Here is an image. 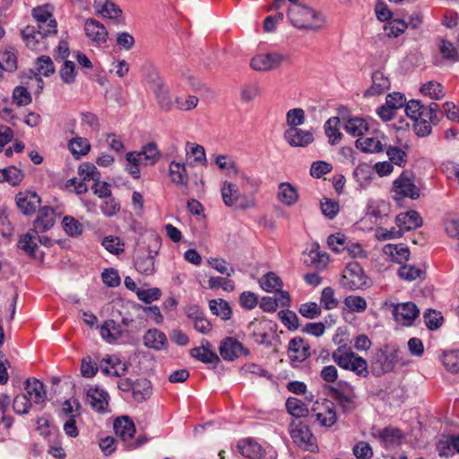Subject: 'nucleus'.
Segmentation results:
<instances>
[{"label":"nucleus","mask_w":459,"mask_h":459,"mask_svg":"<svg viewBox=\"0 0 459 459\" xmlns=\"http://www.w3.org/2000/svg\"><path fill=\"white\" fill-rule=\"evenodd\" d=\"M259 284L264 290L273 292L281 288L282 281L275 273L269 272L259 280Z\"/></svg>","instance_id":"nucleus-44"},{"label":"nucleus","mask_w":459,"mask_h":459,"mask_svg":"<svg viewBox=\"0 0 459 459\" xmlns=\"http://www.w3.org/2000/svg\"><path fill=\"white\" fill-rule=\"evenodd\" d=\"M68 149L74 158L79 159L89 153L91 151V144L87 138L75 136L69 140Z\"/></svg>","instance_id":"nucleus-35"},{"label":"nucleus","mask_w":459,"mask_h":459,"mask_svg":"<svg viewBox=\"0 0 459 459\" xmlns=\"http://www.w3.org/2000/svg\"><path fill=\"white\" fill-rule=\"evenodd\" d=\"M126 170L134 178H140V169L139 167L142 165H144L141 161V156L139 154H136V152H128L126 154Z\"/></svg>","instance_id":"nucleus-57"},{"label":"nucleus","mask_w":459,"mask_h":459,"mask_svg":"<svg viewBox=\"0 0 459 459\" xmlns=\"http://www.w3.org/2000/svg\"><path fill=\"white\" fill-rule=\"evenodd\" d=\"M354 355L355 352L352 351L350 348L338 347L335 351H333L332 359L340 368L346 369L349 368V364Z\"/></svg>","instance_id":"nucleus-43"},{"label":"nucleus","mask_w":459,"mask_h":459,"mask_svg":"<svg viewBox=\"0 0 459 459\" xmlns=\"http://www.w3.org/2000/svg\"><path fill=\"white\" fill-rule=\"evenodd\" d=\"M108 394L99 387L90 388L87 393V400L92 409L97 411H105L108 405Z\"/></svg>","instance_id":"nucleus-28"},{"label":"nucleus","mask_w":459,"mask_h":459,"mask_svg":"<svg viewBox=\"0 0 459 459\" xmlns=\"http://www.w3.org/2000/svg\"><path fill=\"white\" fill-rule=\"evenodd\" d=\"M438 105L432 103L429 107H425L420 112V117L417 121H422L429 124H437L439 121V114L437 112Z\"/></svg>","instance_id":"nucleus-60"},{"label":"nucleus","mask_w":459,"mask_h":459,"mask_svg":"<svg viewBox=\"0 0 459 459\" xmlns=\"http://www.w3.org/2000/svg\"><path fill=\"white\" fill-rule=\"evenodd\" d=\"M320 304L327 310L333 309L338 307L339 300L335 298L334 290L332 287H325L323 289L320 297Z\"/></svg>","instance_id":"nucleus-53"},{"label":"nucleus","mask_w":459,"mask_h":459,"mask_svg":"<svg viewBox=\"0 0 459 459\" xmlns=\"http://www.w3.org/2000/svg\"><path fill=\"white\" fill-rule=\"evenodd\" d=\"M345 307L351 312L361 313L367 308V301L360 296L351 295L343 301Z\"/></svg>","instance_id":"nucleus-58"},{"label":"nucleus","mask_w":459,"mask_h":459,"mask_svg":"<svg viewBox=\"0 0 459 459\" xmlns=\"http://www.w3.org/2000/svg\"><path fill=\"white\" fill-rule=\"evenodd\" d=\"M269 325L270 322L265 319H254L249 323L248 330L255 342L259 344L269 342Z\"/></svg>","instance_id":"nucleus-25"},{"label":"nucleus","mask_w":459,"mask_h":459,"mask_svg":"<svg viewBox=\"0 0 459 459\" xmlns=\"http://www.w3.org/2000/svg\"><path fill=\"white\" fill-rule=\"evenodd\" d=\"M340 285L348 290H357L368 288L370 283L362 266L357 262H351L342 270Z\"/></svg>","instance_id":"nucleus-2"},{"label":"nucleus","mask_w":459,"mask_h":459,"mask_svg":"<svg viewBox=\"0 0 459 459\" xmlns=\"http://www.w3.org/2000/svg\"><path fill=\"white\" fill-rule=\"evenodd\" d=\"M53 8L49 4L37 6L32 9V17L36 28L47 30L48 33L57 32V23L52 14Z\"/></svg>","instance_id":"nucleus-8"},{"label":"nucleus","mask_w":459,"mask_h":459,"mask_svg":"<svg viewBox=\"0 0 459 459\" xmlns=\"http://www.w3.org/2000/svg\"><path fill=\"white\" fill-rule=\"evenodd\" d=\"M441 361L447 371H449L451 373H458L459 372V350L445 351L443 353Z\"/></svg>","instance_id":"nucleus-52"},{"label":"nucleus","mask_w":459,"mask_h":459,"mask_svg":"<svg viewBox=\"0 0 459 459\" xmlns=\"http://www.w3.org/2000/svg\"><path fill=\"white\" fill-rule=\"evenodd\" d=\"M56 221V212L53 208L44 206L39 209L37 218L33 222V231L36 234L43 233L50 230Z\"/></svg>","instance_id":"nucleus-17"},{"label":"nucleus","mask_w":459,"mask_h":459,"mask_svg":"<svg viewBox=\"0 0 459 459\" xmlns=\"http://www.w3.org/2000/svg\"><path fill=\"white\" fill-rule=\"evenodd\" d=\"M282 61L283 56L279 53H264L255 56L250 61V65L257 71H267L278 67Z\"/></svg>","instance_id":"nucleus-13"},{"label":"nucleus","mask_w":459,"mask_h":459,"mask_svg":"<svg viewBox=\"0 0 459 459\" xmlns=\"http://www.w3.org/2000/svg\"><path fill=\"white\" fill-rule=\"evenodd\" d=\"M101 337L108 342H114L121 335V326L114 320L104 322L100 330Z\"/></svg>","instance_id":"nucleus-38"},{"label":"nucleus","mask_w":459,"mask_h":459,"mask_svg":"<svg viewBox=\"0 0 459 459\" xmlns=\"http://www.w3.org/2000/svg\"><path fill=\"white\" fill-rule=\"evenodd\" d=\"M332 394L343 412L349 413L357 408V395L349 383H340L337 388L333 389Z\"/></svg>","instance_id":"nucleus-7"},{"label":"nucleus","mask_w":459,"mask_h":459,"mask_svg":"<svg viewBox=\"0 0 459 459\" xmlns=\"http://www.w3.org/2000/svg\"><path fill=\"white\" fill-rule=\"evenodd\" d=\"M234 174L235 181H238V178L241 180V184L243 185V195L240 194L238 189H233L231 187V205H235L236 207L247 209L249 207H253L255 205V198L253 196V192L255 191V186H251L252 190H247V186H248V180L242 178L238 169H236L231 163V178Z\"/></svg>","instance_id":"nucleus-6"},{"label":"nucleus","mask_w":459,"mask_h":459,"mask_svg":"<svg viewBox=\"0 0 459 459\" xmlns=\"http://www.w3.org/2000/svg\"><path fill=\"white\" fill-rule=\"evenodd\" d=\"M345 370L352 371L360 377H368L369 375L368 361L357 353H355L349 364V368Z\"/></svg>","instance_id":"nucleus-47"},{"label":"nucleus","mask_w":459,"mask_h":459,"mask_svg":"<svg viewBox=\"0 0 459 459\" xmlns=\"http://www.w3.org/2000/svg\"><path fill=\"white\" fill-rule=\"evenodd\" d=\"M310 417L319 426L331 428L337 421L335 404L328 399L316 400L312 405Z\"/></svg>","instance_id":"nucleus-4"},{"label":"nucleus","mask_w":459,"mask_h":459,"mask_svg":"<svg viewBox=\"0 0 459 459\" xmlns=\"http://www.w3.org/2000/svg\"><path fill=\"white\" fill-rule=\"evenodd\" d=\"M383 254L392 262L403 264L409 260L411 252L403 244H387L383 247Z\"/></svg>","instance_id":"nucleus-26"},{"label":"nucleus","mask_w":459,"mask_h":459,"mask_svg":"<svg viewBox=\"0 0 459 459\" xmlns=\"http://www.w3.org/2000/svg\"><path fill=\"white\" fill-rule=\"evenodd\" d=\"M153 91L160 108L165 111L171 110L174 107V101L171 99L168 88L163 84H157Z\"/></svg>","instance_id":"nucleus-41"},{"label":"nucleus","mask_w":459,"mask_h":459,"mask_svg":"<svg viewBox=\"0 0 459 459\" xmlns=\"http://www.w3.org/2000/svg\"><path fill=\"white\" fill-rule=\"evenodd\" d=\"M385 150V152L389 158V161L393 165H396L400 168H403L406 166L408 161V155L405 150L397 147V146H388Z\"/></svg>","instance_id":"nucleus-45"},{"label":"nucleus","mask_w":459,"mask_h":459,"mask_svg":"<svg viewBox=\"0 0 459 459\" xmlns=\"http://www.w3.org/2000/svg\"><path fill=\"white\" fill-rule=\"evenodd\" d=\"M393 198L396 201L403 198L415 200L420 197V190L414 184L411 175L408 171H403L401 175L393 182L392 186Z\"/></svg>","instance_id":"nucleus-5"},{"label":"nucleus","mask_w":459,"mask_h":459,"mask_svg":"<svg viewBox=\"0 0 459 459\" xmlns=\"http://www.w3.org/2000/svg\"><path fill=\"white\" fill-rule=\"evenodd\" d=\"M55 33H48L47 30L36 28L34 25H28L22 30V37L26 46L31 50H42L46 48L45 39Z\"/></svg>","instance_id":"nucleus-9"},{"label":"nucleus","mask_w":459,"mask_h":459,"mask_svg":"<svg viewBox=\"0 0 459 459\" xmlns=\"http://www.w3.org/2000/svg\"><path fill=\"white\" fill-rule=\"evenodd\" d=\"M290 435L293 443L300 449L311 453L318 451L316 438L307 424L293 420L290 423Z\"/></svg>","instance_id":"nucleus-3"},{"label":"nucleus","mask_w":459,"mask_h":459,"mask_svg":"<svg viewBox=\"0 0 459 459\" xmlns=\"http://www.w3.org/2000/svg\"><path fill=\"white\" fill-rule=\"evenodd\" d=\"M93 7L104 18L116 19L122 14V10L110 0H94Z\"/></svg>","instance_id":"nucleus-32"},{"label":"nucleus","mask_w":459,"mask_h":459,"mask_svg":"<svg viewBox=\"0 0 459 459\" xmlns=\"http://www.w3.org/2000/svg\"><path fill=\"white\" fill-rule=\"evenodd\" d=\"M284 139L294 147H306L314 141L313 134L299 128H289L284 133Z\"/></svg>","instance_id":"nucleus-19"},{"label":"nucleus","mask_w":459,"mask_h":459,"mask_svg":"<svg viewBox=\"0 0 459 459\" xmlns=\"http://www.w3.org/2000/svg\"><path fill=\"white\" fill-rule=\"evenodd\" d=\"M44 238V240L39 238L38 237V234H36L32 229L29 232H27L26 234L22 235L20 238L19 247L22 250H23L24 252H26L27 254L33 255L35 253V250L38 247L37 240H39V242H41L43 244H46V241H49V239L48 238Z\"/></svg>","instance_id":"nucleus-33"},{"label":"nucleus","mask_w":459,"mask_h":459,"mask_svg":"<svg viewBox=\"0 0 459 459\" xmlns=\"http://www.w3.org/2000/svg\"><path fill=\"white\" fill-rule=\"evenodd\" d=\"M211 311L223 319L230 318V304L221 299H212L209 302Z\"/></svg>","instance_id":"nucleus-62"},{"label":"nucleus","mask_w":459,"mask_h":459,"mask_svg":"<svg viewBox=\"0 0 459 459\" xmlns=\"http://www.w3.org/2000/svg\"><path fill=\"white\" fill-rule=\"evenodd\" d=\"M345 130L353 136H361L368 131V123L361 117H351L346 121Z\"/></svg>","instance_id":"nucleus-39"},{"label":"nucleus","mask_w":459,"mask_h":459,"mask_svg":"<svg viewBox=\"0 0 459 459\" xmlns=\"http://www.w3.org/2000/svg\"><path fill=\"white\" fill-rule=\"evenodd\" d=\"M190 355L205 364H217L220 362L219 356L211 350V343L203 340L201 346L190 350Z\"/></svg>","instance_id":"nucleus-23"},{"label":"nucleus","mask_w":459,"mask_h":459,"mask_svg":"<svg viewBox=\"0 0 459 459\" xmlns=\"http://www.w3.org/2000/svg\"><path fill=\"white\" fill-rule=\"evenodd\" d=\"M62 227L65 232L70 237L82 235L83 225L73 216H65L62 221Z\"/></svg>","instance_id":"nucleus-51"},{"label":"nucleus","mask_w":459,"mask_h":459,"mask_svg":"<svg viewBox=\"0 0 459 459\" xmlns=\"http://www.w3.org/2000/svg\"><path fill=\"white\" fill-rule=\"evenodd\" d=\"M238 452L246 459H264L265 448L254 437H245L237 444Z\"/></svg>","instance_id":"nucleus-11"},{"label":"nucleus","mask_w":459,"mask_h":459,"mask_svg":"<svg viewBox=\"0 0 459 459\" xmlns=\"http://www.w3.org/2000/svg\"><path fill=\"white\" fill-rule=\"evenodd\" d=\"M136 154L141 156V161L144 166L154 165L160 159V152L155 143H148Z\"/></svg>","instance_id":"nucleus-42"},{"label":"nucleus","mask_w":459,"mask_h":459,"mask_svg":"<svg viewBox=\"0 0 459 459\" xmlns=\"http://www.w3.org/2000/svg\"><path fill=\"white\" fill-rule=\"evenodd\" d=\"M25 391L29 400L35 404H42L47 398V392L42 382L36 378L27 379L25 382Z\"/></svg>","instance_id":"nucleus-20"},{"label":"nucleus","mask_w":459,"mask_h":459,"mask_svg":"<svg viewBox=\"0 0 459 459\" xmlns=\"http://www.w3.org/2000/svg\"><path fill=\"white\" fill-rule=\"evenodd\" d=\"M340 119L336 117L329 118L325 125V134L331 144H336L342 138V133L339 130Z\"/></svg>","instance_id":"nucleus-46"},{"label":"nucleus","mask_w":459,"mask_h":459,"mask_svg":"<svg viewBox=\"0 0 459 459\" xmlns=\"http://www.w3.org/2000/svg\"><path fill=\"white\" fill-rule=\"evenodd\" d=\"M277 198L281 204L290 206L299 199L298 191L288 182L281 183L278 187Z\"/></svg>","instance_id":"nucleus-34"},{"label":"nucleus","mask_w":459,"mask_h":459,"mask_svg":"<svg viewBox=\"0 0 459 459\" xmlns=\"http://www.w3.org/2000/svg\"><path fill=\"white\" fill-rule=\"evenodd\" d=\"M371 435L377 439L385 448L395 447L399 446L403 439L402 431L394 427H386L385 429H373Z\"/></svg>","instance_id":"nucleus-12"},{"label":"nucleus","mask_w":459,"mask_h":459,"mask_svg":"<svg viewBox=\"0 0 459 459\" xmlns=\"http://www.w3.org/2000/svg\"><path fill=\"white\" fill-rule=\"evenodd\" d=\"M309 263L317 269H324L329 262V255L318 248H312L308 253Z\"/></svg>","instance_id":"nucleus-55"},{"label":"nucleus","mask_w":459,"mask_h":459,"mask_svg":"<svg viewBox=\"0 0 459 459\" xmlns=\"http://www.w3.org/2000/svg\"><path fill=\"white\" fill-rule=\"evenodd\" d=\"M299 314L308 319H314L321 315V306L316 302H306L300 305L299 308Z\"/></svg>","instance_id":"nucleus-64"},{"label":"nucleus","mask_w":459,"mask_h":459,"mask_svg":"<svg viewBox=\"0 0 459 459\" xmlns=\"http://www.w3.org/2000/svg\"><path fill=\"white\" fill-rule=\"evenodd\" d=\"M23 178L22 170L15 166L0 169V182H8L12 186H18Z\"/></svg>","instance_id":"nucleus-40"},{"label":"nucleus","mask_w":459,"mask_h":459,"mask_svg":"<svg viewBox=\"0 0 459 459\" xmlns=\"http://www.w3.org/2000/svg\"><path fill=\"white\" fill-rule=\"evenodd\" d=\"M100 368L105 375L114 377H121L127 371V365L114 356H107L102 359Z\"/></svg>","instance_id":"nucleus-22"},{"label":"nucleus","mask_w":459,"mask_h":459,"mask_svg":"<svg viewBox=\"0 0 459 459\" xmlns=\"http://www.w3.org/2000/svg\"><path fill=\"white\" fill-rule=\"evenodd\" d=\"M169 176L177 186H186L188 185L189 177L185 163L171 161L169 168Z\"/></svg>","instance_id":"nucleus-31"},{"label":"nucleus","mask_w":459,"mask_h":459,"mask_svg":"<svg viewBox=\"0 0 459 459\" xmlns=\"http://www.w3.org/2000/svg\"><path fill=\"white\" fill-rule=\"evenodd\" d=\"M152 384L146 378H139L134 381L132 395L133 398L138 402L142 403L148 399L152 395Z\"/></svg>","instance_id":"nucleus-36"},{"label":"nucleus","mask_w":459,"mask_h":459,"mask_svg":"<svg viewBox=\"0 0 459 459\" xmlns=\"http://www.w3.org/2000/svg\"><path fill=\"white\" fill-rule=\"evenodd\" d=\"M420 92L424 96H429L430 99L433 100H440L446 94L442 84L436 81H430L424 83L420 87Z\"/></svg>","instance_id":"nucleus-49"},{"label":"nucleus","mask_w":459,"mask_h":459,"mask_svg":"<svg viewBox=\"0 0 459 459\" xmlns=\"http://www.w3.org/2000/svg\"><path fill=\"white\" fill-rule=\"evenodd\" d=\"M290 22L299 29L316 30L323 25V20L314 10L299 4H291L288 11Z\"/></svg>","instance_id":"nucleus-1"},{"label":"nucleus","mask_w":459,"mask_h":459,"mask_svg":"<svg viewBox=\"0 0 459 459\" xmlns=\"http://www.w3.org/2000/svg\"><path fill=\"white\" fill-rule=\"evenodd\" d=\"M396 225L403 232L415 230L422 225V218L416 211L401 212L396 216Z\"/></svg>","instance_id":"nucleus-24"},{"label":"nucleus","mask_w":459,"mask_h":459,"mask_svg":"<svg viewBox=\"0 0 459 459\" xmlns=\"http://www.w3.org/2000/svg\"><path fill=\"white\" fill-rule=\"evenodd\" d=\"M438 48L443 58L452 62H456L459 60L458 51L450 41L441 39L438 44Z\"/></svg>","instance_id":"nucleus-56"},{"label":"nucleus","mask_w":459,"mask_h":459,"mask_svg":"<svg viewBox=\"0 0 459 459\" xmlns=\"http://www.w3.org/2000/svg\"><path fill=\"white\" fill-rule=\"evenodd\" d=\"M349 239L342 233L332 234L328 237L327 244L334 253H341L346 250Z\"/></svg>","instance_id":"nucleus-54"},{"label":"nucleus","mask_w":459,"mask_h":459,"mask_svg":"<svg viewBox=\"0 0 459 459\" xmlns=\"http://www.w3.org/2000/svg\"><path fill=\"white\" fill-rule=\"evenodd\" d=\"M393 316L394 320L403 325L410 326L419 316L420 310L412 302H404L393 305Z\"/></svg>","instance_id":"nucleus-10"},{"label":"nucleus","mask_w":459,"mask_h":459,"mask_svg":"<svg viewBox=\"0 0 459 459\" xmlns=\"http://www.w3.org/2000/svg\"><path fill=\"white\" fill-rule=\"evenodd\" d=\"M407 23L401 19H393L387 21L386 24L384 26V30L387 37L389 38H397L402 35L405 30L407 29Z\"/></svg>","instance_id":"nucleus-50"},{"label":"nucleus","mask_w":459,"mask_h":459,"mask_svg":"<svg viewBox=\"0 0 459 459\" xmlns=\"http://www.w3.org/2000/svg\"><path fill=\"white\" fill-rule=\"evenodd\" d=\"M84 31L87 38L95 46H100L107 41L108 33L106 27L95 19L90 18L86 20Z\"/></svg>","instance_id":"nucleus-14"},{"label":"nucleus","mask_w":459,"mask_h":459,"mask_svg":"<svg viewBox=\"0 0 459 459\" xmlns=\"http://www.w3.org/2000/svg\"><path fill=\"white\" fill-rule=\"evenodd\" d=\"M114 429L116 435L124 442L130 440L135 434L134 424L128 417L117 419L114 422Z\"/></svg>","instance_id":"nucleus-30"},{"label":"nucleus","mask_w":459,"mask_h":459,"mask_svg":"<svg viewBox=\"0 0 459 459\" xmlns=\"http://www.w3.org/2000/svg\"><path fill=\"white\" fill-rule=\"evenodd\" d=\"M285 407L287 411L295 418H303L309 414L307 405L296 397H289L286 400Z\"/></svg>","instance_id":"nucleus-37"},{"label":"nucleus","mask_w":459,"mask_h":459,"mask_svg":"<svg viewBox=\"0 0 459 459\" xmlns=\"http://www.w3.org/2000/svg\"><path fill=\"white\" fill-rule=\"evenodd\" d=\"M385 134L381 133H376L370 137L359 138L356 141V147L363 152L379 153L385 151Z\"/></svg>","instance_id":"nucleus-16"},{"label":"nucleus","mask_w":459,"mask_h":459,"mask_svg":"<svg viewBox=\"0 0 459 459\" xmlns=\"http://www.w3.org/2000/svg\"><path fill=\"white\" fill-rule=\"evenodd\" d=\"M143 344L155 351L166 350L169 346L166 334L157 328L149 329L144 333Z\"/></svg>","instance_id":"nucleus-21"},{"label":"nucleus","mask_w":459,"mask_h":459,"mask_svg":"<svg viewBox=\"0 0 459 459\" xmlns=\"http://www.w3.org/2000/svg\"><path fill=\"white\" fill-rule=\"evenodd\" d=\"M0 67L7 72L17 69V56L13 48L0 51Z\"/></svg>","instance_id":"nucleus-48"},{"label":"nucleus","mask_w":459,"mask_h":459,"mask_svg":"<svg viewBox=\"0 0 459 459\" xmlns=\"http://www.w3.org/2000/svg\"><path fill=\"white\" fill-rule=\"evenodd\" d=\"M389 78L381 70L375 71L372 74V84L366 91V96H377L384 94L390 89Z\"/></svg>","instance_id":"nucleus-27"},{"label":"nucleus","mask_w":459,"mask_h":459,"mask_svg":"<svg viewBox=\"0 0 459 459\" xmlns=\"http://www.w3.org/2000/svg\"><path fill=\"white\" fill-rule=\"evenodd\" d=\"M240 374L244 377H269V373L262 366L255 363H246L240 368Z\"/></svg>","instance_id":"nucleus-63"},{"label":"nucleus","mask_w":459,"mask_h":459,"mask_svg":"<svg viewBox=\"0 0 459 459\" xmlns=\"http://www.w3.org/2000/svg\"><path fill=\"white\" fill-rule=\"evenodd\" d=\"M78 173L81 178L87 181L93 180L95 182L100 178V173L97 168L88 162L80 165Z\"/></svg>","instance_id":"nucleus-59"},{"label":"nucleus","mask_w":459,"mask_h":459,"mask_svg":"<svg viewBox=\"0 0 459 459\" xmlns=\"http://www.w3.org/2000/svg\"><path fill=\"white\" fill-rule=\"evenodd\" d=\"M15 202L23 214L30 215L39 207L41 199L35 192L24 191L16 195Z\"/></svg>","instance_id":"nucleus-15"},{"label":"nucleus","mask_w":459,"mask_h":459,"mask_svg":"<svg viewBox=\"0 0 459 459\" xmlns=\"http://www.w3.org/2000/svg\"><path fill=\"white\" fill-rule=\"evenodd\" d=\"M398 353L399 351L394 350V352L391 354V359L385 352L378 353L376 359L372 362L373 372L376 375L380 376L386 372L392 371L394 367L393 360L397 358Z\"/></svg>","instance_id":"nucleus-29"},{"label":"nucleus","mask_w":459,"mask_h":459,"mask_svg":"<svg viewBox=\"0 0 459 459\" xmlns=\"http://www.w3.org/2000/svg\"><path fill=\"white\" fill-rule=\"evenodd\" d=\"M36 69L38 71L37 74L47 77L55 72L54 63L48 56H41L37 59Z\"/></svg>","instance_id":"nucleus-61"},{"label":"nucleus","mask_w":459,"mask_h":459,"mask_svg":"<svg viewBox=\"0 0 459 459\" xmlns=\"http://www.w3.org/2000/svg\"><path fill=\"white\" fill-rule=\"evenodd\" d=\"M288 355L290 360L302 362L310 356V346L301 337H295L289 342Z\"/></svg>","instance_id":"nucleus-18"}]
</instances>
